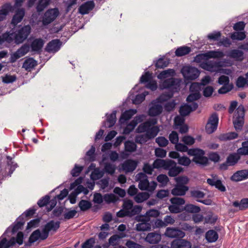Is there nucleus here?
Masks as SVG:
<instances>
[{"mask_svg": "<svg viewBox=\"0 0 248 248\" xmlns=\"http://www.w3.org/2000/svg\"><path fill=\"white\" fill-rule=\"evenodd\" d=\"M234 182H239L248 179V170H242L237 171L231 178Z\"/></svg>", "mask_w": 248, "mask_h": 248, "instance_id": "obj_24", "label": "nucleus"}, {"mask_svg": "<svg viewBox=\"0 0 248 248\" xmlns=\"http://www.w3.org/2000/svg\"><path fill=\"white\" fill-rule=\"evenodd\" d=\"M104 201L107 203H113L116 202L118 198L114 194H106L103 196Z\"/></svg>", "mask_w": 248, "mask_h": 248, "instance_id": "obj_51", "label": "nucleus"}, {"mask_svg": "<svg viewBox=\"0 0 248 248\" xmlns=\"http://www.w3.org/2000/svg\"><path fill=\"white\" fill-rule=\"evenodd\" d=\"M224 56L221 51H209L205 53H201L196 56L194 61L197 63H202V61H206L210 58H221Z\"/></svg>", "mask_w": 248, "mask_h": 248, "instance_id": "obj_12", "label": "nucleus"}, {"mask_svg": "<svg viewBox=\"0 0 248 248\" xmlns=\"http://www.w3.org/2000/svg\"><path fill=\"white\" fill-rule=\"evenodd\" d=\"M116 170L115 166L110 163L105 164L104 170L106 173L112 175L114 173Z\"/></svg>", "mask_w": 248, "mask_h": 248, "instance_id": "obj_56", "label": "nucleus"}, {"mask_svg": "<svg viewBox=\"0 0 248 248\" xmlns=\"http://www.w3.org/2000/svg\"><path fill=\"white\" fill-rule=\"evenodd\" d=\"M145 218H150V217H156L159 215V212L157 210L151 209L146 212Z\"/></svg>", "mask_w": 248, "mask_h": 248, "instance_id": "obj_62", "label": "nucleus"}, {"mask_svg": "<svg viewBox=\"0 0 248 248\" xmlns=\"http://www.w3.org/2000/svg\"><path fill=\"white\" fill-rule=\"evenodd\" d=\"M218 118L216 113L213 114L209 118L205 126L206 132L208 134L213 133L217 128Z\"/></svg>", "mask_w": 248, "mask_h": 248, "instance_id": "obj_18", "label": "nucleus"}, {"mask_svg": "<svg viewBox=\"0 0 248 248\" xmlns=\"http://www.w3.org/2000/svg\"><path fill=\"white\" fill-rule=\"evenodd\" d=\"M170 163L168 165V168L166 170H169L168 174L170 176L175 177L179 174L183 170L180 167L177 166L176 163L171 160H169Z\"/></svg>", "mask_w": 248, "mask_h": 248, "instance_id": "obj_22", "label": "nucleus"}, {"mask_svg": "<svg viewBox=\"0 0 248 248\" xmlns=\"http://www.w3.org/2000/svg\"><path fill=\"white\" fill-rule=\"evenodd\" d=\"M61 46V42L58 39H54L48 43L46 49L49 53H55L60 49Z\"/></svg>", "mask_w": 248, "mask_h": 248, "instance_id": "obj_26", "label": "nucleus"}, {"mask_svg": "<svg viewBox=\"0 0 248 248\" xmlns=\"http://www.w3.org/2000/svg\"><path fill=\"white\" fill-rule=\"evenodd\" d=\"M188 190V187L186 186H181L176 185L175 187L171 190V194L173 195L183 196Z\"/></svg>", "mask_w": 248, "mask_h": 248, "instance_id": "obj_33", "label": "nucleus"}, {"mask_svg": "<svg viewBox=\"0 0 248 248\" xmlns=\"http://www.w3.org/2000/svg\"><path fill=\"white\" fill-rule=\"evenodd\" d=\"M181 73L186 79L194 80L200 75V71L195 67L185 66L181 69Z\"/></svg>", "mask_w": 248, "mask_h": 248, "instance_id": "obj_14", "label": "nucleus"}, {"mask_svg": "<svg viewBox=\"0 0 248 248\" xmlns=\"http://www.w3.org/2000/svg\"><path fill=\"white\" fill-rule=\"evenodd\" d=\"M12 9L13 7L10 3H6L2 7L0 10V21L5 18L6 16Z\"/></svg>", "mask_w": 248, "mask_h": 248, "instance_id": "obj_38", "label": "nucleus"}, {"mask_svg": "<svg viewBox=\"0 0 248 248\" xmlns=\"http://www.w3.org/2000/svg\"><path fill=\"white\" fill-rule=\"evenodd\" d=\"M50 1V0H39L36 7L37 11L40 12L43 11L49 5Z\"/></svg>", "mask_w": 248, "mask_h": 248, "instance_id": "obj_47", "label": "nucleus"}, {"mask_svg": "<svg viewBox=\"0 0 248 248\" xmlns=\"http://www.w3.org/2000/svg\"><path fill=\"white\" fill-rule=\"evenodd\" d=\"M197 108L198 104L196 103H192L189 105L185 104L180 107L179 112L182 116H186Z\"/></svg>", "mask_w": 248, "mask_h": 248, "instance_id": "obj_27", "label": "nucleus"}, {"mask_svg": "<svg viewBox=\"0 0 248 248\" xmlns=\"http://www.w3.org/2000/svg\"><path fill=\"white\" fill-rule=\"evenodd\" d=\"M137 125V122H134L133 120L130 122L124 128V134H128L132 132Z\"/></svg>", "mask_w": 248, "mask_h": 248, "instance_id": "obj_58", "label": "nucleus"}, {"mask_svg": "<svg viewBox=\"0 0 248 248\" xmlns=\"http://www.w3.org/2000/svg\"><path fill=\"white\" fill-rule=\"evenodd\" d=\"M5 162H0V184L4 177L11 176L17 168V165L13 161L12 158L7 156Z\"/></svg>", "mask_w": 248, "mask_h": 248, "instance_id": "obj_8", "label": "nucleus"}, {"mask_svg": "<svg viewBox=\"0 0 248 248\" xmlns=\"http://www.w3.org/2000/svg\"><path fill=\"white\" fill-rule=\"evenodd\" d=\"M30 47L28 45H23L16 52L11 55V62H15L18 59L24 56L29 51Z\"/></svg>", "mask_w": 248, "mask_h": 248, "instance_id": "obj_21", "label": "nucleus"}, {"mask_svg": "<svg viewBox=\"0 0 248 248\" xmlns=\"http://www.w3.org/2000/svg\"><path fill=\"white\" fill-rule=\"evenodd\" d=\"M149 198V194L145 192H140L137 194L134 197L135 201L137 203H141L146 201Z\"/></svg>", "mask_w": 248, "mask_h": 248, "instance_id": "obj_46", "label": "nucleus"}, {"mask_svg": "<svg viewBox=\"0 0 248 248\" xmlns=\"http://www.w3.org/2000/svg\"><path fill=\"white\" fill-rule=\"evenodd\" d=\"M141 208L139 205L133 206V202L131 200H125L124 202L123 209L117 213V216L120 217L125 216H132L140 213Z\"/></svg>", "mask_w": 248, "mask_h": 248, "instance_id": "obj_7", "label": "nucleus"}, {"mask_svg": "<svg viewBox=\"0 0 248 248\" xmlns=\"http://www.w3.org/2000/svg\"><path fill=\"white\" fill-rule=\"evenodd\" d=\"M171 205L169 206V209L171 213H178L181 212V205H184L185 201L183 198L179 197L172 198L170 200Z\"/></svg>", "mask_w": 248, "mask_h": 248, "instance_id": "obj_17", "label": "nucleus"}, {"mask_svg": "<svg viewBox=\"0 0 248 248\" xmlns=\"http://www.w3.org/2000/svg\"><path fill=\"white\" fill-rule=\"evenodd\" d=\"M140 82L142 83H147L146 87L152 91H155L157 87V82L152 79V74L149 72L142 75L140 78Z\"/></svg>", "mask_w": 248, "mask_h": 248, "instance_id": "obj_15", "label": "nucleus"}, {"mask_svg": "<svg viewBox=\"0 0 248 248\" xmlns=\"http://www.w3.org/2000/svg\"><path fill=\"white\" fill-rule=\"evenodd\" d=\"M78 206L81 211H85L91 207L92 204L88 201L82 200L79 202Z\"/></svg>", "mask_w": 248, "mask_h": 248, "instance_id": "obj_55", "label": "nucleus"}, {"mask_svg": "<svg viewBox=\"0 0 248 248\" xmlns=\"http://www.w3.org/2000/svg\"><path fill=\"white\" fill-rule=\"evenodd\" d=\"M240 157L238 154H233L230 155L227 159L226 162L220 165L221 170H226L228 166H232L235 164L239 159Z\"/></svg>", "mask_w": 248, "mask_h": 248, "instance_id": "obj_28", "label": "nucleus"}, {"mask_svg": "<svg viewBox=\"0 0 248 248\" xmlns=\"http://www.w3.org/2000/svg\"><path fill=\"white\" fill-rule=\"evenodd\" d=\"M175 148L177 151L182 152L187 151L189 155L194 156L193 161L197 164L204 166L208 163V159L204 156L205 153L202 150L197 148L188 150L186 146L178 143L176 144Z\"/></svg>", "mask_w": 248, "mask_h": 248, "instance_id": "obj_3", "label": "nucleus"}, {"mask_svg": "<svg viewBox=\"0 0 248 248\" xmlns=\"http://www.w3.org/2000/svg\"><path fill=\"white\" fill-rule=\"evenodd\" d=\"M136 149L137 145L134 142L128 140L124 142V150L125 152L132 153L135 152Z\"/></svg>", "mask_w": 248, "mask_h": 248, "instance_id": "obj_48", "label": "nucleus"}, {"mask_svg": "<svg viewBox=\"0 0 248 248\" xmlns=\"http://www.w3.org/2000/svg\"><path fill=\"white\" fill-rule=\"evenodd\" d=\"M237 154L241 155H248V140L242 143V147L237 150Z\"/></svg>", "mask_w": 248, "mask_h": 248, "instance_id": "obj_53", "label": "nucleus"}, {"mask_svg": "<svg viewBox=\"0 0 248 248\" xmlns=\"http://www.w3.org/2000/svg\"><path fill=\"white\" fill-rule=\"evenodd\" d=\"M243 52L238 49H232L230 50L227 54L228 57L239 61L243 60Z\"/></svg>", "mask_w": 248, "mask_h": 248, "instance_id": "obj_35", "label": "nucleus"}, {"mask_svg": "<svg viewBox=\"0 0 248 248\" xmlns=\"http://www.w3.org/2000/svg\"><path fill=\"white\" fill-rule=\"evenodd\" d=\"M170 162L169 160L165 161L160 159H156L153 164L154 168L160 169L163 168L166 170L168 168V165H169Z\"/></svg>", "mask_w": 248, "mask_h": 248, "instance_id": "obj_41", "label": "nucleus"}, {"mask_svg": "<svg viewBox=\"0 0 248 248\" xmlns=\"http://www.w3.org/2000/svg\"><path fill=\"white\" fill-rule=\"evenodd\" d=\"M205 237L209 242H214L216 241L218 237L217 233L214 230H209L206 233Z\"/></svg>", "mask_w": 248, "mask_h": 248, "instance_id": "obj_42", "label": "nucleus"}, {"mask_svg": "<svg viewBox=\"0 0 248 248\" xmlns=\"http://www.w3.org/2000/svg\"><path fill=\"white\" fill-rule=\"evenodd\" d=\"M140 222L136 224V230L138 231H148L151 229V225L150 223V218L142 217L139 220Z\"/></svg>", "mask_w": 248, "mask_h": 248, "instance_id": "obj_25", "label": "nucleus"}, {"mask_svg": "<svg viewBox=\"0 0 248 248\" xmlns=\"http://www.w3.org/2000/svg\"><path fill=\"white\" fill-rule=\"evenodd\" d=\"M184 116H177L175 117L174 122V128L175 129H178V126L184 124L185 118Z\"/></svg>", "mask_w": 248, "mask_h": 248, "instance_id": "obj_60", "label": "nucleus"}, {"mask_svg": "<svg viewBox=\"0 0 248 248\" xmlns=\"http://www.w3.org/2000/svg\"><path fill=\"white\" fill-rule=\"evenodd\" d=\"M169 61L165 59L160 58L156 62L155 66L158 68H163L168 66Z\"/></svg>", "mask_w": 248, "mask_h": 248, "instance_id": "obj_63", "label": "nucleus"}, {"mask_svg": "<svg viewBox=\"0 0 248 248\" xmlns=\"http://www.w3.org/2000/svg\"><path fill=\"white\" fill-rule=\"evenodd\" d=\"M150 139L146 133L137 135L135 138V141L140 144L145 143Z\"/></svg>", "mask_w": 248, "mask_h": 248, "instance_id": "obj_54", "label": "nucleus"}, {"mask_svg": "<svg viewBox=\"0 0 248 248\" xmlns=\"http://www.w3.org/2000/svg\"><path fill=\"white\" fill-rule=\"evenodd\" d=\"M25 15V11L23 9H18L13 16L12 24L16 25L21 21Z\"/></svg>", "mask_w": 248, "mask_h": 248, "instance_id": "obj_36", "label": "nucleus"}, {"mask_svg": "<svg viewBox=\"0 0 248 248\" xmlns=\"http://www.w3.org/2000/svg\"><path fill=\"white\" fill-rule=\"evenodd\" d=\"M136 179L139 181V188L140 190L152 192L156 187V183L154 181L149 182L147 176L143 173H138L136 175Z\"/></svg>", "mask_w": 248, "mask_h": 248, "instance_id": "obj_9", "label": "nucleus"}, {"mask_svg": "<svg viewBox=\"0 0 248 248\" xmlns=\"http://www.w3.org/2000/svg\"><path fill=\"white\" fill-rule=\"evenodd\" d=\"M83 167L82 166H78L77 164L75 165L74 168L71 171V174L73 177H76L79 175L80 172L83 170Z\"/></svg>", "mask_w": 248, "mask_h": 248, "instance_id": "obj_61", "label": "nucleus"}, {"mask_svg": "<svg viewBox=\"0 0 248 248\" xmlns=\"http://www.w3.org/2000/svg\"><path fill=\"white\" fill-rule=\"evenodd\" d=\"M59 15L58 8L49 9L42 16L41 27H46L53 22Z\"/></svg>", "mask_w": 248, "mask_h": 248, "instance_id": "obj_11", "label": "nucleus"}, {"mask_svg": "<svg viewBox=\"0 0 248 248\" xmlns=\"http://www.w3.org/2000/svg\"><path fill=\"white\" fill-rule=\"evenodd\" d=\"M137 111L135 109H130L126 110L123 113H122L120 119L119 120V123L122 124H124L127 121L131 119V118L137 113Z\"/></svg>", "mask_w": 248, "mask_h": 248, "instance_id": "obj_30", "label": "nucleus"}, {"mask_svg": "<svg viewBox=\"0 0 248 248\" xmlns=\"http://www.w3.org/2000/svg\"><path fill=\"white\" fill-rule=\"evenodd\" d=\"M185 210L189 213H197L200 211L201 209L198 206L192 204H187L185 206Z\"/></svg>", "mask_w": 248, "mask_h": 248, "instance_id": "obj_52", "label": "nucleus"}, {"mask_svg": "<svg viewBox=\"0 0 248 248\" xmlns=\"http://www.w3.org/2000/svg\"><path fill=\"white\" fill-rule=\"evenodd\" d=\"M161 239V235L159 232H152L149 233L145 238L146 242L151 244L158 243Z\"/></svg>", "mask_w": 248, "mask_h": 248, "instance_id": "obj_29", "label": "nucleus"}, {"mask_svg": "<svg viewBox=\"0 0 248 248\" xmlns=\"http://www.w3.org/2000/svg\"><path fill=\"white\" fill-rule=\"evenodd\" d=\"M82 181L83 178L82 177H79L78 178L74 183L71 184L70 185V188L71 189H74L76 186H78L74 191V192L76 194L77 196L79 193L82 192L83 193L84 195H87L89 193V190L83 186L80 185V184L82 183Z\"/></svg>", "mask_w": 248, "mask_h": 248, "instance_id": "obj_20", "label": "nucleus"}, {"mask_svg": "<svg viewBox=\"0 0 248 248\" xmlns=\"http://www.w3.org/2000/svg\"><path fill=\"white\" fill-rule=\"evenodd\" d=\"M13 228V225L7 228L2 236L0 237V248H8L14 246L16 243L18 244L19 245L23 244L24 235L23 232H21L17 233L16 238L12 237L9 240L7 239L6 236L9 237L17 232H13L12 231Z\"/></svg>", "mask_w": 248, "mask_h": 248, "instance_id": "obj_4", "label": "nucleus"}, {"mask_svg": "<svg viewBox=\"0 0 248 248\" xmlns=\"http://www.w3.org/2000/svg\"><path fill=\"white\" fill-rule=\"evenodd\" d=\"M232 205L240 210H245L248 208V198H244L240 201H234L232 202Z\"/></svg>", "mask_w": 248, "mask_h": 248, "instance_id": "obj_37", "label": "nucleus"}, {"mask_svg": "<svg viewBox=\"0 0 248 248\" xmlns=\"http://www.w3.org/2000/svg\"><path fill=\"white\" fill-rule=\"evenodd\" d=\"M231 37L232 40H243L246 38V34L244 32H234Z\"/></svg>", "mask_w": 248, "mask_h": 248, "instance_id": "obj_59", "label": "nucleus"}, {"mask_svg": "<svg viewBox=\"0 0 248 248\" xmlns=\"http://www.w3.org/2000/svg\"><path fill=\"white\" fill-rule=\"evenodd\" d=\"M94 7L93 1H88L82 4L78 8L79 13L82 15H85L91 11Z\"/></svg>", "mask_w": 248, "mask_h": 248, "instance_id": "obj_31", "label": "nucleus"}, {"mask_svg": "<svg viewBox=\"0 0 248 248\" xmlns=\"http://www.w3.org/2000/svg\"><path fill=\"white\" fill-rule=\"evenodd\" d=\"M124 237V236H119L118 235H113L111 236L108 239V244L104 245V248H108L109 246H115L118 245L119 242L121 238Z\"/></svg>", "mask_w": 248, "mask_h": 248, "instance_id": "obj_39", "label": "nucleus"}, {"mask_svg": "<svg viewBox=\"0 0 248 248\" xmlns=\"http://www.w3.org/2000/svg\"><path fill=\"white\" fill-rule=\"evenodd\" d=\"M37 65V62L32 58L27 59L23 64V67L27 71H31Z\"/></svg>", "mask_w": 248, "mask_h": 248, "instance_id": "obj_43", "label": "nucleus"}, {"mask_svg": "<svg viewBox=\"0 0 248 248\" xmlns=\"http://www.w3.org/2000/svg\"><path fill=\"white\" fill-rule=\"evenodd\" d=\"M175 74V71L172 69H169L162 71L157 76L160 80L166 79L160 82L159 87L161 90L167 89L170 90L168 93L161 94L157 99L153 101L150 105L148 110V114L151 116H156L161 113L163 110L162 103L170 99L175 92L180 90L181 80L173 78Z\"/></svg>", "mask_w": 248, "mask_h": 248, "instance_id": "obj_1", "label": "nucleus"}, {"mask_svg": "<svg viewBox=\"0 0 248 248\" xmlns=\"http://www.w3.org/2000/svg\"><path fill=\"white\" fill-rule=\"evenodd\" d=\"M238 137V134L236 132H229L223 134L219 136V139L221 140H230L235 139Z\"/></svg>", "mask_w": 248, "mask_h": 248, "instance_id": "obj_44", "label": "nucleus"}, {"mask_svg": "<svg viewBox=\"0 0 248 248\" xmlns=\"http://www.w3.org/2000/svg\"><path fill=\"white\" fill-rule=\"evenodd\" d=\"M104 171L99 168H95L91 174V178L93 180H97L101 178L104 175Z\"/></svg>", "mask_w": 248, "mask_h": 248, "instance_id": "obj_49", "label": "nucleus"}, {"mask_svg": "<svg viewBox=\"0 0 248 248\" xmlns=\"http://www.w3.org/2000/svg\"><path fill=\"white\" fill-rule=\"evenodd\" d=\"M35 213L34 209H30L25 212L13 224V228L12 231L13 232L18 231L19 230L21 229L22 227L25 223L24 220V217H28L33 215Z\"/></svg>", "mask_w": 248, "mask_h": 248, "instance_id": "obj_16", "label": "nucleus"}, {"mask_svg": "<svg viewBox=\"0 0 248 248\" xmlns=\"http://www.w3.org/2000/svg\"><path fill=\"white\" fill-rule=\"evenodd\" d=\"M236 85L238 88H243L246 85L248 86V79L242 76H240L237 79Z\"/></svg>", "mask_w": 248, "mask_h": 248, "instance_id": "obj_57", "label": "nucleus"}, {"mask_svg": "<svg viewBox=\"0 0 248 248\" xmlns=\"http://www.w3.org/2000/svg\"><path fill=\"white\" fill-rule=\"evenodd\" d=\"M95 243V239L92 237L87 240L84 243H83L81 247L82 248H92Z\"/></svg>", "mask_w": 248, "mask_h": 248, "instance_id": "obj_64", "label": "nucleus"}, {"mask_svg": "<svg viewBox=\"0 0 248 248\" xmlns=\"http://www.w3.org/2000/svg\"><path fill=\"white\" fill-rule=\"evenodd\" d=\"M116 110H113L108 116V114H106V116H107V121L103 123V126L106 127H111L113 126L116 121Z\"/></svg>", "mask_w": 248, "mask_h": 248, "instance_id": "obj_34", "label": "nucleus"}, {"mask_svg": "<svg viewBox=\"0 0 248 248\" xmlns=\"http://www.w3.org/2000/svg\"><path fill=\"white\" fill-rule=\"evenodd\" d=\"M190 48L188 46H181L178 48L175 51V55L181 57L188 54L190 52Z\"/></svg>", "mask_w": 248, "mask_h": 248, "instance_id": "obj_50", "label": "nucleus"}, {"mask_svg": "<svg viewBox=\"0 0 248 248\" xmlns=\"http://www.w3.org/2000/svg\"><path fill=\"white\" fill-rule=\"evenodd\" d=\"M170 247L171 248H191V244L185 239H175L171 243Z\"/></svg>", "mask_w": 248, "mask_h": 248, "instance_id": "obj_23", "label": "nucleus"}, {"mask_svg": "<svg viewBox=\"0 0 248 248\" xmlns=\"http://www.w3.org/2000/svg\"><path fill=\"white\" fill-rule=\"evenodd\" d=\"M31 30L29 25L25 26L16 32L10 31L3 34V38L8 43L14 41L16 44H20L27 38Z\"/></svg>", "mask_w": 248, "mask_h": 248, "instance_id": "obj_5", "label": "nucleus"}, {"mask_svg": "<svg viewBox=\"0 0 248 248\" xmlns=\"http://www.w3.org/2000/svg\"><path fill=\"white\" fill-rule=\"evenodd\" d=\"M200 67L202 69L210 72H217L229 75L231 71L229 69H221L219 62L215 61L203 62L200 63Z\"/></svg>", "mask_w": 248, "mask_h": 248, "instance_id": "obj_10", "label": "nucleus"}, {"mask_svg": "<svg viewBox=\"0 0 248 248\" xmlns=\"http://www.w3.org/2000/svg\"><path fill=\"white\" fill-rule=\"evenodd\" d=\"M137 163L135 161L127 160L122 164V169L125 172H131L135 170Z\"/></svg>", "mask_w": 248, "mask_h": 248, "instance_id": "obj_32", "label": "nucleus"}, {"mask_svg": "<svg viewBox=\"0 0 248 248\" xmlns=\"http://www.w3.org/2000/svg\"><path fill=\"white\" fill-rule=\"evenodd\" d=\"M60 227V222L50 221L47 223L42 229H37L31 234L29 239V245L36 242L46 240L48 236L50 231L55 232Z\"/></svg>", "mask_w": 248, "mask_h": 248, "instance_id": "obj_2", "label": "nucleus"}, {"mask_svg": "<svg viewBox=\"0 0 248 248\" xmlns=\"http://www.w3.org/2000/svg\"><path fill=\"white\" fill-rule=\"evenodd\" d=\"M157 123L156 119H152L139 125L136 129L137 133L146 132L150 139L155 138L159 131V127L154 126Z\"/></svg>", "mask_w": 248, "mask_h": 248, "instance_id": "obj_6", "label": "nucleus"}, {"mask_svg": "<svg viewBox=\"0 0 248 248\" xmlns=\"http://www.w3.org/2000/svg\"><path fill=\"white\" fill-rule=\"evenodd\" d=\"M148 93V92L144 91L141 93L136 95L134 99H132L133 103L136 105L140 104L144 100L146 96Z\"/></svg>", "mask_w": 248, "mask_h": 248, "instance_id": "obj_45", "label": "nucleus"}, {"mask_svg": "<svg viewBox=\"0 0 248 248\" xmlns=\"http://www.w3.org/2000/svg\"><path fill=\"white\" fill-rule=\"evenodd\" d=\"M244 108L240 105L236 109L233 117V123L236 130H240L243 126L244 121Z\"/></svg>", "mask_w": 248, "mask_h": 248, "instance_id": "obj_13", "label": "nucleus"}, {"mask_svg": "<svg viewBox=\"0 0 248 248\" xmlns=\"http://www.w3.org/2000/svg\"><path fill=\"white\" fill-rule=\"evenodd\" d=\"M44 44V40L41 38L35 39L31 44V47L33 51H39Z\"/></svg>", "mask_w": 248, "mask_h": 248, "instance_id": "obj_40", "label": "nucleus"}, {"mask_svg": "<svg viewBox=\"0 0 248 248\" xmlns=\"http://www.w3.org/2000/svg\"><path fill=\"white\" fill-rule=\"evenodd\" d=\"M165 235L167 237L173 238H182L185 237V233L181 230L173 227H168L166 229L164 233Z\"/></svg>", "mask_w": 248, "mask_h": 248, "instance_id": "obj_19", "label": "nucleus"}]
</instances>
